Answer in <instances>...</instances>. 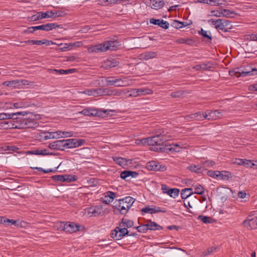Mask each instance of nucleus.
Here are the masks:
<instances>
[{"mask_svg":"<svg viewBox=\"0 0 257 257\" xmlns=\"http://www.w3.org/2000/svg\"><path fill=\"white\" fill-rule=\"evenodd\" d=\"M242 224L247 228L254 229L257 228V216L249 215L242 222Z\"/></svg>","mask_w":257,"mask_h":257,"instance_id":"obj_7","label":"nucleus"},{"mask_svg":"<svg viewBox=\"0 0 257 257\" xmlns=\"http://www.w3.org/2000/svg\"><path fill=\"white\" fill-rule=\"evenodd\" d=\"M232 14H235L234 11H230L228 9L222 10V16L225 17L226 18H232L231 16Z\"/></svg>","mask_w":257,"mask_h":257,"instance_id":"obj_37","label":"nucleus"},{"mask_svg":"<svg viewBox=\"0 0 257 257\" xmlns=\"http://www.w3.org/2000/svg\"><path fill=\"white\" fill-rule=\"evenodd\" d=\"M28 113L25 111H18L14 113H5V118L6 119H14V118H17V117H15V116H16L17 115H21L22 116H24L25 115L27 114Z\"/></svg>","mask_w":257,"mask_h":257,"instance_id":"obj_21","label":"nucleus"},{"mask_svg":"<svg viewBox=\"0 0 257 257\" xmlns=\"http://www.w3.org/2000/svg\"><path fill=\"white\" fill-rule=\"evenodd\" d=\"M206 112L203 113L199 111L187 116V119L188 120L190 119L191 120H203L206 119Z\"/></svg>","mask_w":257,"mask_h":257,"instance_id":"obj_13","label":"nucleus"},{"mask_svg":"<svg viewBox=\"0 0 257 257\" xmlns=\"http://www.w3.org/2000/svg\"><path fill=\"white\" fill-rule=\"evenodd\" d=\"M59 228L61 230L67 232L72 233L80 230V225L74 222H60Z\"/></svg>","mask_w":257,"mask_h":257,"instance_id":"obj_5","label":"nucleus"},{"mask_svg":"<svg viewBox=\"0 0 257 257\" xmlns=\"http://www.w3.org/2000/svg\"><path fill=\"white\" fill-rule=\"evenodd\" d=\"M135 199L131 196H126L119 199H116L113 203L112 208L115 214H126L131 208Z\"/></svg>","mask_w":257,"mask_h":257,"instance_id":"obj_1","label":"nucleus"},{"mask_svg":"<svg viewBox=\"0 0 257 257\" xmlns=\"http://www.w3.org/2000/svg\"><path fill=\"white\" fill-rule=\"evenodd\" d=\"M188 169L190 171L199 173L201 172L202 167L199 165H192L188 167Z\"/></svg>","mask_w":257,"mask_h":257,"instance_id":"obj_34","label":"nucleus"},{"mask_svg":"<svg viewBox=\"0 0 257 257\" xmlns=\"http://www.w3.org/2000/svg\"><path fill=\"white\" fill-rule=\"evenodd\" d=\"M60 27V25L56 23H48L44 24L40 26H36L35 29L37 30H44L46 31H49L56 28Z\"/></svg>","mask_w":257,"mask_h":257,"instance_id":"obj_12","label":"nucleus"},{"mask_svg":"<svg viewBox=\"0 0 257 257\" xmlns=\"http://www.w3.org/2000/svg\"><path fill=\"white\" fill-rule=\"evenodd\" d=\"M144 2L153 9H158L161 8V0H144Z\"/></svg>","mask_w":257,"mask_h":257,"instance_id":"obj_17","label":"nucleus"},{"mask_svg":"<svg viewBox=\"0 0 257 257\" xmlns=\"http://www.w3.org/2000/svg\"><path fill=\"white\" fill-rule=\"evenodd\" d=\"M198 219H199L201 221H202L204 223H209L211 222V220L212 218L210 217L205 216L204 215H199L198 217Z\"/></svg>","mask_w":257,"mask_h":257,"instance_id":"obj_44","label":"nucleus"},{"mask_svg":"<svg viewBox=\"0 0 257 257\" xmlns=\"http://www.w3.org/2000/svg\"><path fill=\"white\" fill-rule=\"evenodd\" d=\"M245 72L244 70H242L241 68H235L229 71V74L231 76H234L236 77H239L240 76L244 77L245 74H243L242 72Z\"/></svg>","mask_w":257,"mask_h":257,"instance_id":"obj_18","label":"nucleus"},{"mask_svg":"<svg viewBox=\"0 0 257 257\" xmlns=\"http://www.w3.org/2000/svg\"><path fill=\"white\" fill-rule=\"evenodd\" d=\"M52 179L56 181H61L62 182L66 181V178H67V175H57L52 176Z\"/></svg>","mask_w":257,"mask_h":257,"instance_id":"obj_33","label":"nucleus"},{"mask_svg":"<svg viewBox=\"0 0 257 257\" xmlns=\"http://www.w3.org/2000/svg\"><path fill=\"white\" fill-rule=\"evenodd\" d=\"M136 228L138 230V231L140 232H146L148 230V228L146 224L142 225H140L137 227Z\"/></svg>","mask_w":257,"mask_h":257,"instance_id":"obj_49","label":"nucleus"},{"mask_svg":"<svg viewBox=\"0 0 257 257\" xmlns=\"http://www.w3.org/2000/svg\"><path fill=\"white\" fill-rule=\"evenodd\" d=\"M185 94V91H177L174 92H172L171 93V96L174 98H177L181 97V96Z\"/></svg>","mask_w":257,"mask_h":257,"instance_id":"obj_53","label":"nucleus"},{"mask_svg":"<svg viewBox=\"0 0 257 257\" xmlns=\"http://www.w3.org/2000/svg\"><path fill=\"white\" fill-rule=\"evenodd\" d=\"M223 112H224L223 110H208L206 112V119L216 120L220 118L223 116Z\"/></svg>","mask_w":257,"mask_h":257,"instance_id":"obj_10","label":"nucleus"},{"mask_svg":"<svg viewBox=\"0 0 257 257\" xmlns=\"http://www.w3.org/2000/svg\"><path fill=\"white\" fill-rule=\"evenodd\" d=\"M32 168L33 169H36V170H38L39 171L43 172L45 173L54 172L56 171L55 170H53V169L45 170V169H44L42 168H40V167H35V168Z\"/></svg>","mask_w":257,"mask_h":257,"instance_id":"obj_56","label":"nucleus"},{"mask_svg":"<svg viewBox=\"0 0 257 257\" xmlns=\"http://www.w3.org/2000/svg\"><path fill=\"white\" fill-rule=\"evenodd\" d=\"M46 139H53L55 138H57L56 132H50L48 133V135L45 137Z\"/></svg>","mask_w":257,"mask_h":257,"instance_id":"obj_60","label":"nucleus"},{"mask_svg":"<svg viewBox=\"0 0 257 257\" xmlns=\"http://www.w3.org/2000/svg\"><path fill=\"white\" fill-rule=\"evenodd\" d=\"M90 108H87L82 110L80 113L85 116H90Z\"/></svg>","mask_w":257,"mask_h":257,"instance_id":"obj_61","label":"nucleus"},{"mask_svg":"<svg viewBox=\"0 0 257 257\" xmlns=\"http://www.w3.org/2000/svg\"><path fill=\"white\" fill-rule=\"evenodd\" d=\"M77 179V177L75 175H67V178H66V182H70L72 181H75Z\"/></svg>","mask_w":257,"mask_h":257,"instance_id":"obj_59","label":"nucleus"},{"mask_svg":"<svg viewBox=\"0 0 257 257\" xmlns=\"http://www.w3.org/2000/svg\"><path fill=\"white\" fill-rule=\"evenodd\" d=\"M114 161L120 166H122L126 164V161L125 159L121 157H115L113 158Z\"/></svg>","mask_w":257,"mask_h":257,"instance_id":"obj_38","label":"nucleus"},{"mask_svg":"<svg viewBox=\"0 0 257 257\" xmlns=\"http://www.w3.org/2000/svg\"><path fill=\"white\" fill-rule=\"evenodd\" d=\"M102 66H103V67H104L105 68H107L114 67L115 66V65L114 64V63L112 62V61H111L110 60H107L104 62Z\"/></svg>","mask_w":257,"mask_h":257,"instance_id":"obj_52","label":"nucleus"},{"mask_svg":"<svg viewBox=\"0 0 257 257\" xmlns=\"http://www.w3.org/2000/svg\"><path fill=\"white\" fill-rule=\"evenodd\" d=\"M119 45V42L116 41H107L102 44L89 47L88 51L89 52H95L96 53L106 52L107 50L113 51L115 50Z\"/></svg>","mask_w":257,"mask_h":257,"instance_id":"obj_2","label":"nucleus"},{"mask_svg":"<svg viewBox=\"0 0 257 257\" xmlns=\"http://www.w3.org/2000/svg\"><path fill=\"white\" fill-rule=\"evenodd\" d=\"M66 14L65 13L64 11H57L55 12H54V16L53 18H56L60 17H63Z\"/></svg>","mask_w":257,"mask_h":257,"instance_id":"obj_54","label":"nucleus"},{"mask_svg":"<svg viewBox=\"0 0 257 257\" xmlns=\"http://www.w3.org/2000/svg\"><path fill=\"white\" fill-rule=\"evenodd\" d=\"M216 249L215 247H209L207 249L205 250L202 253V256H205L209 254L210 253L213 252Z\"/></svg>","mask_w":257,"mask_h":257,"instance_id":"obj_48","label":"nucleus"},{"mask_svg":"<svg viewBox=\"0 0 257 257\" xmlns=\"http://www.w3.org/2000/svg\"><path fill=\"white\" fill-rule=\"evenodd\" d=\"M204 193V188L200 185L197 186L195 189L194 194L203 195Z\"/></svg>","mask_w":257,"mask_h":257,"instance_id":"obj_43","label":"nucleus"},{"mask_svg":"<svg viewBox=\"0 0 257 257\" xmlns=\"http://www.w3.org/2000/svg\"><path fill=\"white\" fill-rule=\"evenodd\" d=\"M134 225V222L125 218H122L119 224L120 227L130 228Z\"/></svg>","mask_w":257,"mask_h":257,"instance_id":"obj_23","label":"nucleus"},{"mask_svg":"<svg viewBox=\"0 0 257 257\" xmlns=\"http://www.w3.org/2000/svg\"><path fill=\"white\" fill-rule=\"evenodd\" d=\"M138 92L137 94H139V95L149 94L152 92V90L150 89L143 88L138 89Z\"/></svg>","mask_w":257,"mask_h":257,"instance_id":"obj_39","label":"nucleus"},{"mask_svg":"<svg viewBox=\"0 0 257 257\" xmlns=\"http://www.w3.org/2000/svg\"><path fill=\"white\" fill-rule=\"evenodd\" d=\"M181 147L178 144L162 143V152H179Z\"/></svg>","mask_w":257,"mask_h":257,"instance_id":"obj_9","label":"nucleus"},{"mask_svg":"<svg viewBox=\"0 0 257 257\" xmlns=\"http://www.w3.org/2000/svg\"><path fill=\"white\" fill-rule=\"evenodd\" d=\"M53 154L52 153H50L48 151V150L46 149L40 150V155L42 156H46V155H52Z\"/></svg>","mask_w":257,"mask_h":257,"instance_id":"obj_63","label":"nucleus"},{"mask_svg":"<svg viewBox=\"0 0 257 257\" xmlns=\"http://www.w3.org/2000/svg\"><path fill=\"white\" fill-rule=\"evenodd\" d=\"M41 19L40 12L29 18V20L31 22H34Z\"/></svg>","mask_w":257,"mask_h":257,"instance_id":"obj_47","label":"nucleus"},{"mask_svg":"<svg viewBox=\"0 0 257 257\" xmlns=\"http://www.w3.org/2000/svg\"><path fill=\"white\" fill-rule=\"evenodd\" d=\"M221 19H218L217 20L211 19L208 20V22L211 24L212 26H214L215 29H217V26L219 25V23L221 22Z\"/></svg>","mask_w":257,"mask_h":257,"instance_id":"obj_50","label":"nucleus"},{"mask_svg":"<svg viewBox=\"0 0 257 257\" xmlns=\"http://www.w3.org/2000/svg\"><path fill=\"white\" fill-rule=\"evenodd\" d=\"M141 211L146 213L152 214L153 213L159 212L161 211L160 208L157 209L156 207H150L149 206H146L141 209Z\"/></svg>","mask_w":257,"mask_h":257,"instance_id":"obj_24","label":"nucleus"},{"mask_svg":"<svg viewBox=\"0 0 257 257\" xmlns=\"http://www.w3.org/2000/svg\"><path fill=\"white\" fill-rule=\"evenodd\" d=\"M64 140H60L54 141L49 145V148L52 150H64L65 148Z\"/></svg>","mask_w":257,"mask_h":257,"instance_id":"obj_11","label":"nucleus"},{"mask_svg":"<svg viewBox=\"0 0 257 257\" xmlns=\"http://www.w3.org/2000/svg\"><path fill=\"white\" fill-rule=\"evenodd\" d=\"M106 90L104 88L93 89V95L95 96L106 94Z\"/></svg>","mask_w":257,"mask_h":257,"instance_id":"obj_28","label":"nucleus"},{"mask_svg":"<svg viewBox=\"0 0 257 257\" xmlns=\"http://www.w3.org/2000/svg\"><path fill=\"white\" fill-rule=\"evenodd\" d=\"M19 83V82L18 80L7 81L4 82L3 85L8 87H15Z\"/></svg>","mask_w":257,"mask_h":257,"instance_id":"obj_42","label":"nucleus"},{"mask_svg":"<svg viewBox=\"0 0 257 257\" xmlns=\"http://www.w3.org/2000/svg\"><path fill=\"white\" fill-rule=\"evenodd\" d=\"M79 93H82L88 96L93 95V89H86L83 91H78Z\"/></svg>","mask_w":257,"mask_h":257,"instance_id":"obj_58","label":"nucleus"},{"mask_svg":"<svg viewBox=\"0 0 257 257\" xmlns=\"http://www.w3.org/2000/svg\"><path fill=\"white\" fill-rule=\"evenodd\" d=\"M41 18V19L47 18H52L54 16V12L53 11H47L46 12H40Z\"/></svg>","mask_w":257,"mask_h":257,"instance_id":"obj_40","label":"nucleus"},{"mask_svg":"<svg viewBox=\"0 0 257 257\" xmlns=\"http://www.w3.org/2000/svg\"><path fill=\"white\" fill-rule=\"evenodd\" d=\"M147 167L150 170H159L161 168V166L159 165L155 161H151L147 163Z\"/></svg>","mask_w":257,"mask_h":257,"instance_id":"obj_27","label":"nucleus"},{"mask_svg":"<svg viewBox=\"0 0 257 257\" xmlns=\"http://www.w3.org/2000/svg\"><path fill=\"white\" fill-rule=\"evenodd\" d=\"M57 138H63V137H70L73 136V133L71 132H63V131H57L56 132Z\"/></svg>","mask_w":257,"mask_h":257,"instance_id":"obj_32","label":"nucleus"},{"mask_svg":"<svg viewBox=\"0 0 257 257\" xmlns=\"http://www.w3.org/2000/svg\"><path fill=\"white\" fill-rule=\"evenodd\" d=\"M128 235V231L126 228L116 227L112 230L111 236L114 240H120L124 236Z\"/></svg>","mask_w":257,"mask_h":257,"instance_id":"obj_4","label":"nucleus"},{"mask_svg":"<svg viewBox=\"0 0 257 257\" xmlns=\"http://www.w3.org/2000/svg\"><path fill=\"white\" fill-rule=\"evenodd\" d=\"M221 22H222L225 27L227 29H231L232 27V25H231V21L225 20V19H221Z\"/></svg>","mask_w":257,"mask_h":257,"instance_id":"obj_55","label":"nucleus"},{"mask_svg":"<svg viewBox=\"0 0 257 257\" xmlns=\"http://www.w3.org/2000/svg\"><path fill=\"white\" fill-rule=\"evenodd\" d=\"M218 171H214L210 170L207 171V175L211 177L216 178L218 177Z\"/></svg>","mask_w":257,"mask_h":257,"instance_id":"obj_57","label":"nucleus"},{"mask_svg":"<svg viewBox=\"0 0 257 257\" xmlns=\"http://www.w3.org/2000/svg\"><path fill=\"white\" fill-rule=\"evenodd\" d=\"M139 175V173L136 171L126 170L122 172L120 174V178L126 179L127 177L131 176L132 178H136Z\"/></svg>","mask_w":257,"mask_h":257,"instance_id":"obj_20","label":"nucleus"},{"mask_svg":"<svg viewBox=\"0 0 257 257\" xmlns=\"http://www.w3.org/2000/svg\"><path fill=\"white\" fill-rule=\"evenodd\" d=\"M243 74H246L245 75L246 76H252L254 75H257V68H251V71H245V72H242Z\"/></svg>","mask_w":257,"mask_h":257,"instance_id":"obj_45","label":"nucleus"},{"mask_svg":"<svg viewBox=\"0 0 257 257\" xmlns=\"http://www.w3.org/2000/svg\"><path fill=\"white\" fill-rule=\"evenodd\" d=\"M217 29L221 30L224 32H227L228 30L225 27L224 25L222 23V22H220L219 25L217 26Z\"/></svg>","mask_w":257,"mask_h":257,"instance_id":"obj_62","label":"nucleus"},{"mask_svg":"<svg viewBox=\"0 0 257 257\" xmlns=\"http://www.w3.org/2000/svg\"><path fill=\"white\" fill-rule=\"evenodd\" d=\"M165 128H162V143L167 144L166 142L169 140L170 136L168 137L165 133Z\"/></svg>","mask_w":257,"mask_h":257,"instance_id":"obj_46","label":"nucleus"},{"mask_svg":"<svg viewBox=\"0 0 257 257\" xmlns=\"http://www.w3.org/2000/svg\"><path fill=\"white\" fill-rule=\"evenodd\" d=\"M106 81L107 85L109 86L114 85L116 87H123L128 85L127 81L122 80L121 78L115 79L113 77L106 78Z\"/></svg>","mask_w":257,"mask_h":257,"instance_id":"obj_6","label":"nucleus"},{"mask_svg":"<svg viewBox=\"0 0 257 257\" xmlns=\"http://www.w3.org/2000/svg\"><path fill=\"white\" fill-rule=\"evenodd\" d=\"M87 213L90 216H98L102 215L104 211L102 205L92 206L87 209Z\"/></svg>","mask_w":257,"mask_h":257,"instance_id":"obj_8","label":"nucleus"},{"mask_svg":"<svg viewBox=\"0 0 257 257\" xmlns=\"http://www.w3.org/2000/svg\"><path fill=\"white\" fill-rule=\"evenodd\" d=\"M144 143L150 146V150L155 152L161 151V138L159 135L150 138H144Z\"/></svg>","mask_w":257,"mask_h":257,"instance_id":"obj_3","label":"nucleus"},{"mask_svg":"<svg viewBox=\"0 0 257 257\" xmlns=\"http://www.w3.org/2000/svg\"><path fill=\"white\" fill-rule=\"evenodd\" d=\"M65 142V148L68 149L73 148V142L75 141L74 139H69L64 140Z\"/></svg>","mask_w":257,"mask_h":257,"instance_id":"obj_41","label":"nucleus"},{"mask_svg":"<svg viewBox=\"0 0 257 257\" xmlns=\"http://www.w3.org/2000/svg\"><path fill=\"white\" fill-rule=\"evenodd\" d=\"M219 177L221 179L226 180H228L230 178H232L231 173L226 171H218V177Z\"/></svg>","mask_w":257,"mask_h":257,"instance_id":"obj_26","label":"nucleus"},{"mask_svg":"<svg viewBox=\"0 0 257 257\" xmlns=\"http://www.w3.org/2000/svg\"><path fill=\"white\" fill-rule=\"evenodd\" d=\"M24 43L27 44H33V45H43V44H46L47 45H50L51 44H53L52 41H49L46 39H43L42 40H29L24 41Z\"/></svg>","mask_w":257,"mask_h":257,"instance_id":"obj_14","label":"nucleus"},{"mask_svg":"<svg viewBox=\"0 0 257 257\" xmlns=\"http://www.w3.org/2000/svg\"><path fill=\"white\" fill-rule=\"evenodd\" d=\"M106 196L109 198V200L106 201H102V202L105 204H108L112 202L113 200L115 197V194L114 192L111 191H107L106 193Z\"/></svg>","mask_w":257,"mask_h":257,"instance_id":"obj_31","label":"nucleus"},{"mask_svg":"<svg viewBox=\"0 0 257 257\" xmlns=\"http://www.w3.org/2000/svg\"><path fill=\"white\" fill-rule=\"evenodd\" d=\"M146 224L148 228V230H157L158 229V227H159V225L156 222L151 221L150 220L148 221Z\"/></svg>","mask_w":257,"mask_h":257,"instance_id":"obj_35","label":"nucleus"},{"mask_svg":"<svg viewBox=\"0 0 257 257\" xmlns=\"http://www.w3.org/2000/svg\"><path fill=\"white\" fill-rule=\"evenodd\" d=\"M48 72L50 73H55L56 74H69V73H72L73 72H74L75 71V69H67V70H63V69H59V70H57V69H48Z\"/></svg>","mask_w":257,"mask_h":257,"instance_id":"obj_19","label":"nucleus"},{"mask_svg":"<svg viewBox=\"0 0 257 257\" xmlns=\"http://www.w3.org/2000/svg\"><path fill=\"white\" fill-rule=\"evenodd\" d=\"M194 194L191 188H186L182 190L181 192V196L183 199H186L188 197Z\"/></svg>","mask_w":257,"mask_h":257,"instance_id":"obj_22","label":"nucleus"},{"mask_svg":"<svg viewBox=\"0 0 257 257\" xmlns=\"http://www.w3.org/2000/svg\"><path fill=\"white\" fill-rule=\"evenodd\" d=\"M198 34L201 35L203 38H206L207 40H206L207 42H211L212 40V37L209 33V34H208L207 31H204L202 28L201 29V30L198 32Z\"/></svg>","mask_w":257,"mask_h":257,"instance_id":"obj_30","label":"nucleus"},{"mask_svg":"<svg viewBox=\"0 0 257 257\" xmlns=\"http://www.w3.org/2000/svg\"><path fill=\"white\" fill-rule=\"evenodd\" d=\"M90 116H99L101 115V112L100 110H98L95 108H90Z\"/></svg>","mask_w":257,"mask_h":257,"instance_id":"obj_51","label":"nucleus"},{"mask_svg":"<svg viewBox=\"0 0 257 257\" xmlns=\"http://www.w3.org/2000/svg\"><path fill=\"white\" fill-rule=\"evenodd\" d=\"M15 123H14V127L15 128L17 129H22L25 128V118L23 117H18L17 118H14Z\"/></svg>","mask_w":257,"mask_h":257,"instance_id":"obj_16","label":"nucleus"},{"mask_svg":"<svg viewBox=\"0 0 257 257\" xmlns=\"http://www.w3.org/2000/svg\"><path fill=\"white\" fill-rule=\"evenodd\" d=\"M25 128H35L39 126L38 122L34 118H30L29 117H25Z\"/></svg>","mask_w":257,"mask_h":257,"instance_id":"obj_15","label":"nucleus"},{"mask_svg":"<svg viewBox=\"0 0 257 257\" xmlns=\"http://www.w3.org/2000/svg\"><path fill=\"white\" fill-rule=\"evenodd\" d=\"M171 26L177 29L182 28L188 25L186 22H180L178 21H174L171 24Z\"/></svg>","mask_w":257,"mask_h":257,"instance_id":"obj_25","label":"nucleus"},{"mask_svg":"<svg viewBox=\"0 0 257 257\" xmlns=\"http://www.w3.org/2000/svg\"><path fill=\"white\" fill-rule=\"evenodd\" d=\"M179 192L180 190L178 188H170L168 190L167 194L171 197L175 198L179 195Z\"/></svg>","mask_w":257,"mask_h":257,"instance_id":"obj_29","label":"nucleus"},{"mask_svg":"<svg viewBox=\"0 0 257 257\" xmlns=\"http://www.w3.org/2000/svg\"><path fill=\"white\" fill-rule=\"evenodd\" d=\"M211 68V66H208V64L202 63L199 65H197L194 67V69L196 70H209V68Z\"/></svg>","mask_w":257,"mask_h":257,"instance_id":"obj_36","label":"nucleus"},{"mask_svg":"<svg viewBox=\"0 0 257 257\" xmlns=\"http://www.w3.org/2000/svg\"><path fill=\"white\" fill-rule=\"evenodd\" d=\"M150 23L154 25H157L161 27V20L160 19L157 20L155 19H151L150 20Z\"/></svg>","mask_w":257,"mask_h":257,"instance_id":"obj_64","label":"nucleus"}]
</instances>
